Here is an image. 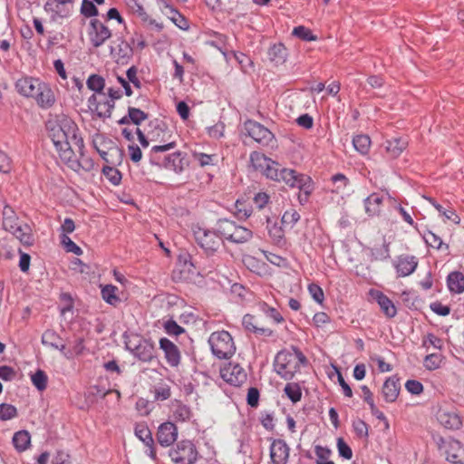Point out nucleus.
<instances>
[{
    "mask_svg": "<svg viewBox=\"0 0 464 464\" xmlns=\"http://www.w3.org/2000/svg\"><path fill=\"white\" fill-rule=\"evenodd\" d=\"M46 130L61 160L73 170L81 167L84 142L77 124L67 115L59 114L48 120Z\"/></svg>",
    "mask_w": 464,
    "mask_h": 464,
    "instance_id": "obj_1",
    "label": "nucleus"
},
{
    "mask_svg": "<svg viewBox=\"0 0 464 464\" xmlns=\"http://www.w3.org/2000/svg\"><path fill=\"white\" fill-rule=\"evenodd\" d=\"M305 364H307L306 357L296 347H293V352L280 351L274 362L275 371L285 380H291L300 371L301 365Z\"/></svg>",
    "mask_w": 464,
    "mask_h": 464,
    "instance_id": "obj_2",
    "label": "nucleus"
},
{
    "mask_svg": "<svg viewBox=\"0 0 464 464\" xmlns=\"http://www.w3.org/2000/svg\"><path fill=\"white\" fill-rule=\"evenodd\" d=\"M208 343L213 354L219 359H228L236 352V345L227 331H218L210 334Z\"/></svg>",
    "mask_w": 464,
    "mask_h": 464,
    "instance_id": "obj_3",
    "label": "nucleus"
},
{
    "mask_svg": "<svg viewBox=\"0 0 464 464\" xmlns=\"http://www.w3.org/2000/svg\"><path fill=\"white\" fill-rule=\"evenodd\" d=\"M125 345L127 350L141 362H150L155 358V345L150 340L136 335L126 341Z\"/></svg>",
    "mask_w": 464,
    "mask_h": 464,
    "instance_id": "obj_4",
    "label": "nucleus"
},
{
    "mask_svg": "<svg viewBox=\"0 0 464 464\" xmlns=\"http://www.w3.org/2000/svg\"><path fill=\"white\" fill-rule=\"evenodd\" d=\"M250 161L255 169L261 171L266 178L277 181L281 169L276 161L258 151H253L250 154Z\"/></svg>",
    "mask_w": 464,
    "mask_h": 464,
    "instance_id": "obj_5",
    "label": "nucleus"
},
{
    "mask_svg": "<svg viewBox=\"0 0 464 464\" xmlns=\"http://www.w3.org/2000/svg\"><path fill=\"white\" fill-rule=\"evenodd\" d=\"M194 236L196 242L207 256H213L222 245V239L217 230L198 228L194 232Z\"/></svg>",
    "mask_w": 464,
    "mask_h": 464,
    "instance_id": "obj_6",
    "label": "nucleus"
},
{
    "mask_svg": "<svg viewBox=\"0 0 464 464\" xmlns=\"http://www.w3.org/2000/svg\"><path fill=\"white\" fill-rule=\"evenodd\" d=\"M171 460L176 464H193L198 451L192 441L185 440L177 443L176 448L169 450Z\"/></svg>",
    "mask_w": 464,
    "mask_h": 464,
    "instance_id": "obj_7",
    "label": "nucleus"
},
{
    "mask_svg": "<svg viewBox=\"0 0 464 464\" xmlns=\"http://www.w3.org/2000/svg\"><path fill=\"white\" fill-rule=\"evenodd\" d=\"M245 130L256 142L262 146L274 147L276 139L274 134L265 126L257 121L248 120L244 124Z\"/></svg>",
    "mask_w": 464,
    "mask_h": 464,
    "instance_id": "obj_8",
    "label": "nucleus"
},
{
    "mask_svg": "<svg viewBox=\"0 0 464 464\" xmlns=\"http://www.w3.org/2000/svg\"><path fill=\"white\" fill-rule=\"evenodd\" d=\"M87 34L92 47L99 48L111 37V31L99 19H92Z\"/></svg>",
    "mask_w": 464,
    "mask_h": 464,
    "instance_id": "obj_9",
    "label": "nucleus"
},
{
    "mask_svg": "<svg viewBox=\"0 0 464 464\" xmlns=\"http://www.w3.org/2000/svg\"><path fill=\"white\" fill-rule=\"evenodd\" d=\"M114 102L109 100L106 93H100V95L92 94L88 99V107L95 112L99 118H110L114 108Z\"/></svg>",
    "mask_w": 464,
    "mask_h": 464,
    "instance_id": "obj_10",
    "label": "nucleus"
},
{
    "mask_svg": "<svg viewBox=\"0 0 464 464\" xmlns=\"http://www.w3.org/2000/svg\"><path fill=\"white\" fill-rule=\"evenodd\" d=\"M111 55L117 63L126 64L133 56V48L131 44L123 40L118 38L113 41L110 46Z\"/></svg>",
    "mask_w": 464,
    "mask_h": 464,
    "instance_id": "obj_11",
    "label": "nucleus"
},
{
    "mask_svg": "<svg viewBox=\"0 0 464 464\" xmlns=\"http://www.w3.org/2000/svg\"><path fill=\"white\" fill-rule=\"evenodd\" d=\"M221 377L227 383L240 386L246 381V373L238 363H229L221 370Z\"/></svg>",
    "mask_w": 464,
    "mask_h": 464,
    "instance_id": "obj_12",
    "label": "nucleus"
},
{
    "mask_svg": "<svg viewBox=\"0 0 464 464\" xmlns=\"http://www.w3.org/2000/svg\"><path fill=\"white\" fill-rule=\"evenodd\" d=\"M436 418L440 424L448 430H459L462 426L460 416L453 409L440 408Z\"/></svg>",
    "mask_w": 464,
    "mask_h": 464,
    "instance_id": "obj_13",
    "label": "nucleus"
},
{
    "mask_svg": "<svg viewBox=\"0 0 464 464\" xmlns=\"http://www.w3.org/2000/svg\"><path fill=\"white\" fill-rule=\"evenodd\" d=\"M178 438V428L170 421L163 422L160 425L157 432V440L162 447H169L173 444Z\"/></svg>",
    "mask_w": 464,
    "mask_h": 464,
    "instance_id": "obj_14",
    "label": "nucleus"
},
{
    "mask_svg": "<svg viewBox=\"0 0 464 464\" xmlns=\"http://www.w3.org/2000/svg\"><path fill=\"white\" fill-rule=\"evenodd\" d=\"M160 348L163 351L166 362L169 366H179L181 360V354L179 347L173 342L165 337L160 338Z\"/></svg>",
    "mask_w": 464,
    "mask_h": 464,
    "instance_id": "obj_15",
    "label": "nucleus"
},
{
    "mask_svg": "<svg viewBox=\"0 0 464 464\" xmlns=\"http://www.w3.org/2000/svg\"><path fill=\"white\" fill-rule=\"evenodd\" d=\"M289 447L283 440L272 441L270 446V458L273 464H286L289 458Z\"/></svg>",
    "mask_w": 464,
    "mask_h": 464,
    "instance_id": "obj_16",
    "label": "nucleus"
},
{
    "mask_svg": "<svg viewBox=\"0 0 464 464\" xmlns=\"http://www.w3.org/2000/svg\"><path fill=\"white\" fill-rule=\"evenodd\" d=\"M151 130L148 132L150 140L154 141L166 142L172 137V131L163 121L155 119L150 122Z\"/></svg>",
    "mask_w": 464,
    "mask_h": 464,
    "instance_id": "obj_17",
    "label": "nucleus"
},
{
    "mask_svg": "<svg viewBox=\"0 0 464 464\" xmlns=\"http://www.w3.org/2000/svg\"><path fill=\"white\" fill-rule=\"evenodd\" d=\"M41 83L42 81L37 78L23 77L16 82L15 88L21 95L34 98Z\"/></svg>",
    "mask_w": 464,
    "mask_h": 464,
    "instance_id": "obj_18",
    "label": "nucleus"
},
{
    "mask_svg": "<svg viewBox=\"0 0 464 464\" xmlns=\"http://www.w3.org/2000/svg\"><path fill=\"white\" fill-rule=\"evenodd\" d=\"M418 266V260L414 256L401 255L398 256L395 263L396 272L399 276H408L411 275Z\"/></svg>",
    "mask_w": 464,
    "mask_h": 464,
    "instance_id": "obj_19",
    "label": "nucleus"
},
{
    "mask_svg": "<svg viewBox=\"0 0 464 464\" xmlns=\"http://www.w3.org/2000/svg\"><path fill=\"white\" fill-rule=\"evenodd\" d=\"M242 325L246 331L253 333L258 336L270 337L274 334L270 328L258 326L256 317L250 314H246L243 316Z\"/></svg>",
    "mask_w": 464,
    "mask_h": 464,
    "instance_id": "obj_20",
    "label": "nucleus"
},
{
    "mask_svg": "<svg viewBox=\"0 0 464 464\" xmlns=\"http://www.w3.org/2000/svg\"><path fill=\"white\" fill-rule=\"evenodd\" d=\"M34 99L36 101V103L44 109L52 107L55 102V97L53 90L44 82L40 84L39 91Z\"/></svg>",
    "mask_w": 464,
    "mask_h": 464,
    "instance_id": "obj_21",
    "label": "nucleus"
},
{
    "mask_svg": "<svg viewBox=\"0 0 464 464\" xmlns=\"http://www.w3.org/2000/svg\"><path fill=\"white\" fill-rule=\"evenodd\" d=\"M370 294L372 298L376 300L382 311L387 317L393 318L396 315L397 310L393 302L382 292L379 290H371Z\"/></svg>",
    "mask_w": 464,
    "mask_h": 464,
    "instance_id": "obj_22",
    "label": "nucleus"
},
{
    "mask_svg": "<svg viewBox=\"0 0 464 464\" xmlns=\"http://www.w3.org/2000/svg\"><path fill=\"white\" fill-rule=\"evenodd\" d=\"M401 384L395 376L389 377L383 383L382 393L386 402H394L400 393Z\"/></svg>",
    "mask_w": 464,
    "mask_h": 464,
    "instance_id": "obj_23",
    "label": "nucleus"
},
{
    "mask_svg": "<svg viewBox=\"0 0 464 464\" xmlns=\"http://www.w3.org/2000/svg\"><path fill=\"white\" fill-rule=\"evenodd\" d=\"M42 343L59 350L65 357L70 358V355L66 353L65 344L55 331L46 330L42 335Z\"/></svg>",
    "mask_w": 464,
    "mask_h": 464,
    "instance_id": "obj_24",
    "label": "nucleus"
},
{
    "mask_svg": "<svg viewBox=\"0 0 464 464\" xmlns=\"http://www.w3.org/2000/svg\"><path fill=\"white\" fill-rule=\"evenodd\" d=\"M13 234L24 246H29L34 244V238L32 228L27 224H19L9 231Z\"/></svg>",
    "mask_w": 464,
    "mask_h": 464,
    "instance_id": "obj_25",
    "label": "nucleus"
},
{
    "mask_svg": "<svg viewBox=\"0 0 464 464\" xmlns=\"http://www.w3.org/2000/svg\"><path fill=\"white\" fill-rule=\"evenodd\" d=\"M383 197L378 193H372L364 199L365 212L369 217L378 216L381 213Z\"/></svg>",
    "mask_w": 464,
    "mask_h": 464,
    "instance_id": "obj_26",
    "label": "nucleus"
},
{
    "mask_svg": "<svg viewBox=\"0 0 464 464\" xmlns=\"http://www.w3.org/2000/svg\"><path fill=\"white\" fill-rule=\"evenodd\" d=\"M185 158L181 152H174L164 158V168L173 170L176 173H181L184 169Z\"/></svg>",
    "mask_w": 464,
    "mask_h": 464,
    "instance_id": "obj_27",
    "label": "nucleus"
},
{
    "mask_svg": "<svg viewBox=\"0 0 464 464\" xmlns=\"http://www.w3.org/2000/svg\"><path fill=\"white\" fill-rule=\"evenodd\" d=\"M96 150L102 159L111 165H116L121 161L122 150L116 145H111L107 150H102L96 147Z\"/></svg>",
    "mask_w": 464,
    "mask_h": 464,
    "instance_id": "obj_28",
    "label": "nucleus"
},
{
    "mask_svg": "<svg viewBox=\"0 0 464 464\" xmlns=\"http://www.w3.org/2000/svg\"><path fill=\"white\" fill-rule=\"evenodd\" d=\"M408 141L403 138H393L385 142V150L392 158L399 157L407 148Z\"/></svg>",
    "mask_w": 464,
    "mask_h": 464,
    "instance_id": "obj_29",
    "label": "nucleus"
},
{
    "mask_svg": "<svg viewBox=\"0 0 464 464\" xmlns=\"http://www.w3.org/2000/svg\"><path fill=\"white\" fill-rule=\"evenodd\" d=\"M447 459L455 464H464V446L459 441L450 442L447 450Z\"/></svg>",
    "mask_w": 464,
    "mask_h": 464,
    "instance_id": "obj_30",
    "label": "nucleus"
},
{
    "mask_svg": "<svg viewBox=\"0 0 464 464\" xmlns=\"http://www.w3.org/2000/svg\"><path fill=\"white\" fill-rule=\"evenodd\" d=\"M447 285L451 293L462 294L464 292V275L459 271L450 273L447 277Z\"/></svg>",
    "mask_w": 464,
    "mask_h": 464,
    "instance_id": "obj_31",
    "label": "nucleus"
},
{
    "mask_svg": "<svg viewBox=\"0 0 464 464\" xmlns=\"http://www.w3.org/2000/svg\"><path fill=\"white\" fill-rule=\"evenodd\" d=\"M237 226V224L235 221L227 218H221L218 219V221L217 222L216 230L218 233L221 239L222 237H224L226 240L229 241Z\"/></svg>",
    "mask_w": 464,
    "mask_h": 464,
    "instance_id": "obj_32",
    "label": "nucleus"
},
{
    "mask_svg": "<svg viewBox=\"0 0 464 464\" xmlns=\"http://www.w3.org/2000/svg\"><path fill=\"white\" fill-rule=\"evenodd\" d=\"M266 223L269 237L274 243L281 245L285 240L284 228L277 223V221H273L270 218H266Z\"/></svg>",
    "mask_w": 464,
    "mask_h": 464,
    "instance_id": "obj_33",
    "label": "nucleus"
},
{
    "mask_svg": "<svg viewBox=\"0 0 464 464\" xmlns=\"http://www.w3.org/2000/svg\"><path fill=\"white\" fill-rule=\"evenodd\" d=\"M172 416L176 421L185 422L191 419L192 412L188 406L180 401L172 404Z\"/></svg>",
    "mask_w": 464,
    "mask_h": 464,
    "instance_id": "obj_34",
    "label": "nucleus"
},
{
    "mask_svg": "<svg viewBox=\"0 0 464 464\" xmlns=\"http://www.w3.org/2000/svg\"><path fill=\"white\" fill-rule=\"evenodd\" d=\"M3 215V228L5 231L12 230L14 227L19 225L18 218L14 210L8 205L5 204L2 212Z\"/></svg>",
    "mask_w": 464,
    "mask_h": 464,
    "instance_id": "obj_35",
    "label": "nucleus"
},
{
    "mask_svg": "<svg viewBox=\"0 0 464 464\" xmlns=\"http://www.w3.org/2000/svg\"><path fill=\"white\" fill-rule=\"evenodd\" d=\"M31 443V436L27 430H19L13 436V444L19 452L26 450Z\"/></svg>",
    "mask_w": 464,
    "mask_h": 464,
    "instance_id": "obj_36",
    "label": "nucleus"
},
{
    "mask_svg": "<svg viewBox=\"0 0 464 464\" xmlns=\"http://www.w3.org/2000/svg\"><path fill=\"white\" fill-rule=\"evenodd\" d=\"M287 55L286 48L282 44H274L268 50V58L276 65L283 64Z\"/></svg>",
    "mask_w": 464,
    "mask_h": 464,
    "instance_id": "obj_37",
    "label": "nucleus"
},
{
    "mask_svg": "<svg viewBox=\"0 0 464 464\" xmlns=\"http://www.w3.org/2000/svg\"><path fill=\"white\" fill-rule=\"evenodd\" d=\"M300 173H297L294 169H281L280 175L278 177L277 181H284L286 185L291 188H296L299 183V179L301 178Z\"/></svg>",
    "mask_w": 464,
    "mask_h": 464,
    "instance_id": "obj_38",
    "label": "nucleus"
},
{
    "mask_svg": "<svg viewBox=\"0 0 464 464\" xmlns=\"http://www.w3.org/2000/svg\"><path fill=\"white\" fill-rule=\"evenodd\" d=\"M429 202L438 210V212L444 217V220H451L454 224H459L460 218L457 215L456 211L450 208L445 209L440 204L437 203L432 198H428Z\"/></svg>",
    "mask_w": 464,
    "mask_h": 464,
    "instance_id": "obj_39",
    "label": "nucleus"
},
{
    "mask_svg": "<svg viewBox=\"0 0 464 464\" xmlns=\"http://www.w3.org/2000/svg\"><path fill=\"white\" fill-rule=\"evenodd\" d=\"M253 237V232L242 226L237 225L229 241L235 244H244Z\"/></svg>",
    "mask_w": 464,
    "mask_h": 464,
    "instance_id": "obj_40",
    "label": "nucleus"
},
{
    "mask_svg": "<svg viewBox=\"0 0 464 464\" xmlns=\"http://www.w3.org/2000/svg\"><path fill=\"white\" fill-rule=\"evenodd\" d=\"M353 145L359 153L366 155L370 150L371 139L368 135H356L353 139Z\"/></svg>",
    "mask_w": 464,
    "mask_h": 464,
    "instance_id": "obj_41",
    "label": "nucleus"
},
{
    "mask_svg": "<svg viewBox=\"0 0 464 464\" xmlns=\"http://www.w3.org/2000/svg\"><path fill=\"white\" fill-rule=\"evenodd\" d=\"M164 6L169 10V18L179 28L182 30L188 28V20L177 9L166 3Z\"/></svg>",
    "mask_w": 464,
    "mask_h": 464,
    "instance_id": "obj_42",
    "label": "nucleus"
},
{
    "mask_svg": "<svg viewBox=\"0 0 464 464\" xmlns=\"http://www.w3.org/2000/svg\"><path fill=\"white\" fill-rule=\"evenodd\" d=\"M117 292V286L106 285L102 288V296L106 303L111 305H117L121 302V299L116 294Z\"/></svg>",
    "mask_w": 464,
    "mask_h": 464,
    "instance_id": "obj_43",
    "label": "nucleus"
},
{
    "mask_svg": "<svg viewBox=\"0 0 464 464\" xmlns=\"http://www.w3.org/2000/svg\"><path fill=\"white\" fill-rule=\"evenodd\" d=\"M87 87L95 92V95H100V93H104L103 89L105 86L104 79L98 74H92L89 76L86 82Z\"/></svg>",
    "mask_w": 464,
    "mask_h": 464,
    "instance_id": "obj_44",
    "label": "nucleus"
},
{
    "mask_svg": "<svg viewBox=\"0 0 464 464\" xmlns=\"http://www.w3.org/2000/svg\"><path fill=\"white\" fill-rule=\"evenodd\" d=\"M258 308L264 314L271 318L276 324H281L285 321L281 314L276 308L269 306L266 302L258 303Z\"/></svg>",
    "mask_w": 464,
    "mask_h": 464,
    "instance_id": "obj_45",
    "label": "nucleus"
},
{
    "mask_svg": "<svg viewBox=\"0 0 464 464\" xmlns=\"http://www.w3.org/2000/svg\"><path fill=\"white\" fill-rule=\"evenodd\" d=\"M134 431L135 435L144 443V445L153 444L151 431L144 422L137 423Z\"/></svg>",
    "mask_w": 464,
    "mask_h": 464,
    "instance_id": "obj_46",
    "label": "nucleus"
},
{
    "mask_svg": "<svg viewBox=\"0 0 464 464\" xmlns=\"http://www.w3.org/2000/svg\"><path fill=\"white\" fill-rule=\"evenodd\" d=\"M124 3L130 12L137 14L142 21H148L149 15L145 12L140 0H124Z\"/></svg>",
    "mask_w": 464,
    "mask_h": 464,
    "instance_id": "obj_47",
    "label": "nucleus"
},
{
    "mask_svg": "<svg viewBox=\"0 0 464 464\" xmlns=\"http://www.w3.org/2000/svg\"><path fill=\"white\" fill-rule=\"evenodd\" d=\"M176 141L171 140L170 139L169 141L163 142L162 145L153 146L150 150V162L152 164H159L158 160L156 158V154L172 150L176 147Z\"/></svg>",
    "mask_w": 464,
    "mask_h": 464,
    "instance_id": "obj_48",
    "label": "nucleus"
},
{
    "mask_svg": "<svg viewBox=\"0 0 464 464\" xmlns=\"http://www.w3.org/2000/svg\"><path fill=\"white\" fill-rule=\"evenodd\" d=\"M31 381L38 391L43 392L47 387L48 377L43 370L38 369L31 375Z\"/></svg>",
    "mask_w": 464,
    "mask_h": 464,
    "instance_id": "obj_49",
    "label": "nucleus"
},
{
    "mask_svg": "<svg viewBox=\"0 0 464 464\" xmlns=\"http://www.w3.org/2000/svg\"><path fill=\"white\" fill-rule=\"evenodd\" d=\"M284 392L293 403H296L301 400L302 391L298 383H287L284 389Z\"/></svg>",
    "mask_w": 464,
    "mask_h": 464,
    "instance_id": "obj_50",
    "label": "nucleus"
},
{
    "mask_svg": "<svg viewBox=\"0 0 464 464\" xmlns=\"http://www.w3.org/2000/svg\"><path fill=\"white\" fill-rule=\"evenodd\" d=\"M300 214L294 208L285 210L282 216L281 222L287 227L293 228L294 226L300 220Z\"/></svg>",
    "mask_w": 464,
    "mask_h": 464,
    "instance_id": "obj_51",
    "label": "nucleus"
},
{
    "mask_svg": "<svg viewBox=\"0 0 464 464\" xmlns=\"http://www.w3.org/2000/svg\"><path fill=\"white\" fill-rule=\"evenodd\" d=\"M235 214L238 219H246L252 214V207L245 201L237 199L235 203Z\"/></svg>",
    "mask_w": 464,
    "mask_h": 464,
    "instance_id": "obj_52",
    "label": "nucleus"
},
{
    "mask_svg": "<svg viewBox=\"0 0 464 464\" xmlns=\"http://www.w3.org/2000/svg\"><path fill=\"white\" fill-rule=\"evenodd\" d=\"M102 173L112 185L117 186L121 183V173L113 166H104Z\"/></svg>",
    "mask_w": 464,
    "mask_h": 464,
    "instance_id": "obj_53",
    "label": "nucleus"
},
{
    "mask_svg": "<svg viewBox=\"0 0 464 464\" xmlns=\"http://www.w3.org/2000/svg\"><path fill=\"white\" fill-rule=\"evenodd\" d=\"M128 119L131 121V123L140 125L142 121L148 119V114L138 108L129 107Z\"/></svg>",
    "mask_w": 464,
    "mask_h": 464,
    "instance_id": "obj_54",
    "label": "nucleus"
},
{
    "mask_svg": "<svg viewBox=\"0 0 464 464\" xmlns=\"http://www.w3.org/2000/svg\"><path fill=\"white\" fill-rule=\"evenodd\" d=\"M17 416L16 408L8 403L0 404V420H12Z\"/></svg>",
    "mask_w": 464,
    "mask_h": 464,
    "instance_id": "obj_55",
    "label": "nucleus"
},
{
    "mask_svg": "<svg viewBox=\"0 0 464 464\" xmlns=\"http://www.w3.org/2000/svg\"><path fill=\"white\" fill-rule=\"evenodd\" d=\"M293 35L304 41H315L316 36L313 34L312 31L303 25L294 28Z\"/></svg>",
    "mask_w": 464,
    "mask_h": 464,
    "instance_id": "obj_56",
    "label": "nucleus"
},
{
    "mask_svg": "<svg viewBox=\"0 0 464 464\" xmlns=\"http://www.w3.org/2000/svg\"><path fill=\"white\" fill-rule=\"evenodd\" d=\"M61 243L64 246L67 252L73 253L77 256L82 254V248L77 246L67 235L62 234Z\"/></svg>",
    "mask_w": 464,
    "mask_h": 464,
    "instance_id": "obj_57",
    "label": "nucleus"
},
{
    "mask_svg": "<svg viewBox=\"0 0 464 464\" xmlns=\"http://www.w3.org/2000/svg\"><path fill=\"white\" fill-rule=\"evenodd\" d=\"M300 191L304 192L305 195H311L314 190V183L312 179L307 175H301L299 179V183L296 187Z\"/></svg>",
    "mask_w": 464,
    "mask_h": 464,
    "instance_id": "obj_58",
    "label": "nucleus"
},
{
    "mask_svg": "<svg viewBox=\"0 0 464 464\" xmlns=\"http://www.w3.org/2000/svg\"><path fill=\"white\" fill-rule=\"evenodd\" d=\"M423 237L426 244L433 248L441 249L444 245L442 239L431 231L426 232Z\"/></svg>",
    "mask_w": 464,
    "mask_h": 464,
    "instance_id": "obj_59",
    "label": "nucleus"
},
{
    "mask_svg": "<svg viewBox=\"0 0 464 464\" xmlns=\"http://www.w3.org/2000/svg\"><path fill=\"white\" fill-rule=\"evenodd\" d=\"M194 159L199 163L201 167L213 165L214 160L217 159L216 155L211 154H206L202 152H194L193 153Z\"/></svg>",
    "mask_w": 464,
    "mask_h": 464,
    "instance_id": "obj_60",
    "label": "nucleus"
},
{
    "mask_svg": "<svg viewBox=\"0 0 464 464\" xmlns=\"http://www.w3.org/2000/svg\"><path fill=\"white\" fill-rule=\"evenodd\" d=\"M81 13L86 17H92L98 15V9L92 1L82 0Z\"/></svg>",
    "mask_w": 464,
    "mask_h": 464,
    "instance_id": "obj_61",
    "label": "nucleus"
},
{
    "mask_svg": "<svg viewBox=\"0 0 464 464\" xmlns=\"http://www.w3.org/2000/svg\"><path fill=\"white\" fill-rule=\"evenodd\" d=\"M164 329L169 335H179L184 333V328L177 324L176 321L169 319L164 323Z\"/></svg>",
    "mask_w": 464,
    "mask_h": 464,
    "instance_id": "obj_62",
    "label": "nucleus"
},
{
    "mask_svg": "<svg viewBox=\"0 0 464 464\" xmlns=\"http://www.w3.org/2000/svg\"><path fill=\"white\" fill-rule=\"evenodd\" d=\"M337 449L339 455L345 459H351L353 457V450L351 447L343 440V438L337 440Z\"/></svg>",
    "mask_w": 464,
    "mask_h": 464,
    "instance_id": "obj_63",
    "label": "nucleus"
},
{
    "mask_svg": "<svg viewBox=\"0 0 464 464\" xmlns=\"http://www.w3.org/2000/svg\"><path fill=\"white\" fill-rule=\"evenodd\" d=\"M353 428L354 432L361 438H367L368 433V425L362 420H356L353 422Z\"/></svg>",
    "mask_w": 464,
    "mask_h": 464,
    "instance_id": "obj_64",
    "label": "nucleus"
}]
</instances>
